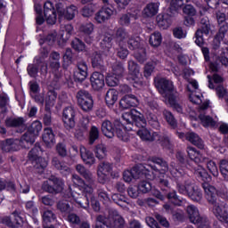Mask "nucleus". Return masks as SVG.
I'll list each match as a JSON object with an SVG mask.
<instances>
[{
	"mask_svg": "<svg viewBox=\"0 0 228 228\" xmlns=\"http://www.w3.org/2000/svg\"><path fill=\"white\" fill-rule=\"evenodd\" d=\"M38 67L42 69L41 65H38V63L36 64H28L27 67V72L30 77H37L38 76Z\"/></svg>",
	"mask_w": 228,
	"mask_h": 228,
	"instance_id": "59",
	"label": "nucleus"
},
{
	"mask_svg": "<svg viewBox=\"0 0 228 228\" xmlns=\"http://www.w3.org/2000/svg\"><path fill=\"white\" fill-rule=\"evenodd\" d=\"M122 118L126 124L128 126V130H133V127H139L137 130V135L141 137L144 142H154L156 141V136L158 133H151L149 129L145 128L147 126V121L140 111L133 110L130 112H126L123 114Z\"/></svg>",
	"mask_w": 228,
	"mask_h": 228,
	"instance_id": "3",
	"label": "nucleus"
},
{
	"mask_svg": "<svg viewBox=\"0 0 228 228\" xmlns=\"http://www.w3.org/2000/svg\"><path fill=\"white\" fill-rule=\"evenodd\" d=\"M163 116L167 120V124L171 126V127H177V120H175V118L174 117V114H172V112L168 110H164Z\"/></svg>",
	"mask_w": 228,
	"mask_h": 228,
	"instance_id": "54",
	"label": "nucleus"
},
{
	"mask_svg": "<svg viewBox=\"0 0 228 228\" xmlns=\"http://www.w3.org/2000/svg\"><path fill=\"white\" fill-rule=\"evenodd\" d=\"M220 172L224 181H228V161L227 160H222L220 162Z\"/></svg>",
	"mask_w": 228,
	"mask_h": 228,
	"instance_id": "63",
	"label": "nucleus"
},
{
	"mask_svg": "<svg viewBox=\"0 0 228 228\" xmlns=\"http://www.w3.org/2000/svg\"><path fill=\"white\" fill-rule=\"evenodd\" d=\"M157 22L159 28H162L163 29H167L171 24L170 19H168V14L159 15L157 17Z\"/></svg>",
	"mask_w": 228,
	"mask_h": 228,
	"instance_id": "46",
	"label": "nucleus"
},
{
	"mask_svg": "<svg viewBox=\"0 0 228 228\" xmlns=\"http://www.w3.org/2000/svg\"><path fill=\"white\" fill-rule=\"evenodd\" d=\"M63 33H61V38L62 42H67L70 38V35H72V31H74V27L70 24H67L64 26V29L61 30Z\"/></svg>",
	"mask_w": 228,
	"mask_h": 228,
	"instance_id": "49",
	"label": "nucleus"
},
{
	"mask_svg": "<svg viewBox=\"0 0 228 228\" xmlns=\"http://www.w3.org/2000/svg\"><path fill=\"white\" fill-rule=\"evenodd\" d=\"M114 216H110V220L107 223L109 228H124L126 227V220L121 216L117 215V211L112 210Z\"/></svg>",
	"mask_w": 228,
	"mask_h": 228,
	"instance_id": "22",
	"label": "nucleus"
},
{
	"mask_svg": "<svg viewBox=\"0 0 228 228\" xmlns=\"http://www.w3.org/2000/svg\"><path fill=\"white\" fill-rule=\"evenodd\" d=\"M80 13L85 19H90V17H93L94 13H95V5H94L93 4H88L87 5H85L80 10Z\"/></svg>",
	"mask_w": 228,
	"mask_h": 228,
	"instance_id": "40",
	"label": "nucleus"
},
{
	"mask_svg": "<svg viewBox=\"0 0 228 228\" xmlns=\"http://www.w3.org/2000/svg\"><path fill=\"white\" fill-rule=\"evenodd\" d=\"M42 190L46 193H60L63 190V182L60 178L52 176L43 183Z\"/></svg>",
	"mask_w": 228,
	"mask_h": 228,
	"instance_id": "9",
	"label": "nucleus"
},
{
	"mask_svg": "<svg viewBox=\"0 0 228 228\" xmlns=\"http://www.w3.org/2000/svg\"><path fill=\"white\" fill-rule=\"evenodd\" d=\"M91 85L94 90H102L104 88V75L99 72H94L90 77Z\"/></svg>",
	"mask_w": 228,
	"mask_h": 228,
	"instance_id": "23",
	"label": "nucleus"
},
{
	"mask_svg": "<svg viewBox=\"0 0 228 228\" xmlns=\"http://www.w3.org/2000/svg\"><path fill=\"white\" fill-rule=\"evenodd\" d=\"M151 161L152 163L159 167L163 174H165L166 172H168V163H167L165 159H163L162 158L152 157Z\"/></svg>",
	"mask_w": 228,
	"mask_h": 228,
	"instance_id": "44",
	"label": "nucleus"
},
{
	"mask_svg": "<svg viewBox=\"0 0 228 228\" xmlns=\"http://www.w3.org/2000/svg\"><path fill=\"white\" fill-rule=\"evenodd\" d=\"M44 16L47 24H56V10L51 1L44 4Z\"/></svg>",
	"mask_w": 228,
	"mask_h": 228,
	"instance_id": "14",
	"label": "nucleus"
},
{
	"mask_svg": "<svg viewBox=\"0 0 228 228\" xmlns=\"http://www.w3.org/2000/svg\"><path fill=\"white\" fill-rule=\"evenodd\" d=\"M128 48L131 51H136L138 49H142V39L140 37H134V36H130L128 37V40H126Z\"/></svg>",
	"mask_w": 228,
	"mask_h": 228,
	"instance_id": "32",
	"label": "nucleus"
},
{
	"mask_svg": "<svg viewBox=\"0 0 228 228\" xmlns=\"http://www.w3.org/2000/svg\"><path fill=\"white\" fill-rule=\"evenodd\" d=\"M187 154L190 159H191L193 163H196V165H199V163H202V158H205L204 156H202V154H200V152L197 151V149L191 146L187 147Z\"/></svg>",
	"mask_w": 228,
	"mask_h": 228,
	"instance_id": "31",
	"label": "nucleus"
},
{
	"mask_svg": "<svg viewBox=\"0 0 228 228\" xmlns=\"http://www.w3.org/2000/svg\"><path fill=\"white\" fill-rule=\"evenodd\" d=\"M201 163L207 164V168L214 175V177H218V167H216V163L215 161L210 160L208 157H203Z\"/></svg>",
	"mask_w": 228,
	"mask_h": 228,
	"instance_id": "35",
	"label": "nucleus"
},
{
	"mask_svg": "<svg viewBox=\"0 0 228 228\" xmlns=\"http://www.w3.org/2000/svg\"><path fill=\"white\" fill-rule=\"evenodd\" d=\"M88 77V65L85 61H80L77 64V69L74 71V79L78 83H83Z\"/></svg>",
	"mask_w": 228,
	"mask_h": 228,
	"instance_id": "13",
	"label": "nucleus"
},
{
	"mask_svg": "<svg viewBox=\"0 0 228 228\" xmlns=\"http://www.w3.org/2000/svg\"><path fill=\"white\" fill-rule=\"evenodd\" d=\"M216 93L219 99H224L226 104H228V93L224 86H217L216 87Z\"/></svg>",
	"mask_w": 228,
	"mask_h": 228,
	"instance_id": "58",
	"label": "nucleus"
},
{
	"mask_svg": "<svg viewBox=\"0 0 228 228\" xmlns=\"http://www.w3.org/2000/svg\"><path fill=\"white\" fill-rule=\"evenodd\" d=\"M203 189L208 202L213 206L215 216H216L218 221L222 222V224H228V206L225 202L216 199L217 195L222 197V199H227V191H216V188L209 183H203Z\"/></svg>",
	"mask_w": 228,
	"mask_h": 228,
	"instance_id": "1",
	"label": "nucleus"
},
{
	"mask_svg": "<svg viewBox=\"0 0 228 228\" xmlns=\"http://www.w3.org/2000/svg\"><path fill=\"white\" fill-rule=\"evenodd\" d=\"M130 37L129 32H127V30H126L124 28H118L114 35L116 43L118 45H123V44H126Z\"/></svg>",
	"mask_w": 228,
	"mask_h": 228,
	"instance_id": "26",
	"label": "nucleus"
},
{
	"mask_svg": "<svg viewBox=\"0 0 228 228\" xmlns=\"http://www.w3.org/2000/svg\"><path fill=\"white\" fill-rule=\"evenodd\" d=\"M76 15H77V7L76 5H69L66 11H64L62 17H65L68 20H72Z\"/></svg>",
	"mask_w": 228,
	"mask_h": 228,
	"instance_id": "47",
	"label": "nucleus"
},
{
	"mask_svg": "<svg viewBox=\"0 0 228 228\" xmlns=\"http://www.w3.org/2000/svg\"><path fill=\"white\" fill-rule=\"evenodd\" d=\"M159 10V3H150L144 7L142 15L144 17H154V15L158 14Z\"/></svg>",
	"mask_w": 228,
	"mask_h": 228,
	"instance_id": "30",
	"label": "nucleus"
},
{
	"mask_svg": "<svg viewBox=\"0 0 228 228\" xmlns=\"http://www.w3.org/2000/svg\"><path fill=\"white\" fill-rule=\"evenodd\" d=\"M35 138H37V135H34V134L28 130L20 140L21 142V147L23 149H29L35 143Z\"/></svg>",
	"mask_w": 228,
	"mask_h": 228,
	"instance_id": "29",
	"label": "nucleus"
},
{
	"mask_svg": "<svg viewBox=\"0 0 228 228\" xmlns=\"http://www.w3.org/2000/svg\"><path fill=\"white\" fill-rule=\"evenodd\" d=\"M111 42H113V37L110 34L105 33L101 42L102 49H104L105 51L109 52L110 49H111Z\"/></svg>",
	"mask_w": 228,
	"mask_h": 228,
	"instance_id": "41",
	"label": "nucleus"
},
{
	"mask_svg": "<svg viewBox=\"0 0 228 228\" xmlns=\"http://www.w3.org/2000/svg\"><path fill=\"white\" fill-rule=\"evenodd\" d=\"M25 123L23 118H9L5 120L7 127H24Z\"/></svg>",
	"mask_w": 228,
	"mask_h": 228,
	"instance_id": "37",
	"label": "nucleus"
},
{
	"mask_svg": "<svg viewBox=\"0 0 228 228\" xmlns=\"http://www.w3.org/2000/svg\"><path fill=\"white\" fill-rule=\"evenodd\" d=\"M209 108V101L203 102L199 108V118L203 127H210L213 129L216 127V121L213 119L209 115H206L207 109Z\"/></svg>",
	"mask_w": 228,
	"mask_h": 228,
	"instance_id": "8",
	"label": "nucleus"
},
{
	"mask_svg": "<svg viewBox=\"0 0 228 228\" xmlns=\"http://www.w3.org/2000/svg\"><path fill=\"white\" fill-rule=\"evenodd\" d=\"M112 200L120 208H126V204H127L126 197L122 194H113Z\"/></svg>",
	"mask_w": 228,
	"mask_h": 228,
	"instance_id": "60",
	"label": "nucleus"
},
{
	"mask_svg": "<svg viewBox=\"0 0 228 228\" xmlns=\"http://www.w3.org/2000/svg\"><path fill=\"white\" fill-rule=\"evenodd\" d=\"M114 127L116 128L115 134L121 142H129V134L126 131V129H129V125L124 126L120 120H115Z\"/></svg>",
	"mask_w": 228,
	"mask_h": 228,
	"instance_id": "16",
	"label": "nucleus"
},
{
	"mask_svg": "<svg viewBox=\"0 0 228 228\" xmlns=\"http://www.w3.org/2000/svg\"><path fill=\"white\" fill-rule=\"evenodd\" d=\"M188 218L191 224H199L204 217L200 216L199 208L195 205H189L186 208Z\"/></svg>",
	"mask_w": 228,
	"mask_h": 228,
	"instance_id": "19",
	"label": "nucleus"
},
{
	"mask_svg": "<svg viewBox=\"0 0 228 228\" xmlns=\"http://www.w3.org/2000/svg\"><path fill=\"white\" fill-rule=\"evenodd\" d=\"M2 222L8 227L17 228L22 225L23 220L22 217L19 216V212L14 211L12 216L2 218Z\"/></svg>",
	"mask_w": 228,
	"mask_h": 228,
	"instance_id": "17",
	"label": "nucleus"
},
{
	"mask_svg": "<svg viewBox=\"0 0 228 228\" xmlns=\"http://www.w3.org/2000/svg\"><path fill=\"white\" fill-rule=\"evenodd\" d=\"M155 85L164 99L170 101L174 97V84L172 81L167 78H159L155 81Z\"/></svg>",
	"mask_w": 228,
	"mask_h": 228,
	"instance_id": "7",
	"label": "nucleus"
},
{
	"mask_svg": "<svg viewBox=\"0 0 228 228\" xmlns=\"http://www.w3.org/2000/svg\"><path fill=\"white\" fill-rule=\"evenodd\" d=\"M78 106L86 113H88V111H92V110H94V98L87 100L86 102H78Z\"/></svg>",
	"mask_w": 228,
	"mask_h": 228,
	"instance_id": "61",
	"label": "nucleus"
},
{
	"mask_svg": "<svg viewBox=\"0 0 228 228\" xmlns=\"http://www.w3.org/2000/svg\"><path fill=\"white\" fill-rule=\"evenodd\" d=\"M71 45L75 51H78V52L85 51V49L86 48V45H85V43L81 41L79 38H75L71 42Z\"/></svg>",
	"mask_w": 228,
	"mask_h": 228,
	"instance_id": "62",
	"label": "nucleus"
},
{
	"mask_svg": "<svg viewBox=\"0 0 228 228\" xmlns=\"http://www.w3.org/2000/svg\"><path fill=\"white\" fill-rule=\"evenodd\" d=\"M22 147V142L19 139H7L2 146L4 152H12L19 151Z\"/></svg>",
	"mask_w": 228,
	"mask_h": 228,
	"instance_id": "21",
	"label": "nucleus"
},
{
	"mask_svg": "<svg viewBox=\"0 0 228 228\" xmlns=\"http://www.w3.org/2000/svg\"><path fill=\"white\" fill-rule=\"evenodd\" d=\"M28 131L32 134L38 136V134H40V131H42V123L40 121H34L28 127Z\"/></svg>",
	"mask_w": 228,
	"mask_h": 228,
	"instance_id": "53",
	"label": "nucleus"
},
{
	"mask_svg": "<svg viewBox=\"0 0 228 228\" xmlns=\"http://www.w3.org/2000/svg\"><path fill=\"white\" fill-rule=\"evenodd\" d=\"M106 83L108 86H117V85H118V77L113 73L109 74L106 77Z\"/></svg>",
	"mask_w": 228,
	"mask_h": 228,
	"instance_id": "64",
	"label": "nucleus"
},
{
	"mask_svg": "<svg viewBox=\"0 0 228 228\" xmlns=\"http://www.w3.org/2000/svg\"><path fill=\"white\" fill-rule=\"evenodd\" d=\"M132 174L134 175V179H143L144 177L148 178L149 177V172L151 170H159L156 166L152 165H143V164H139L135 167H134L132 169Z\"/></svg>",
	"mask_w": 228,
	"mask_h": 228,
	"instance_id": "11",
	"label": "nucleus"
},
{
	"mask_svg": "<svg viewBox=\"0 0 228 228\" xmlns=\"http://www.w3.org/2000/svg\"><path fill=\"white\" fill-rule=\"evenodd\" d=\"M140 104L138 98L134 94H126L119 102V106L123 110H129V108H134Z\"/></svg>",
	"mask_w": 228,
	"mask_h": 228,
	"instance_id": "18",
	"label": "nucleus"
},
{
	"mask_svg": "<svg viewBox=\"0 0 228 228\" xmlns=\"http://www.w3.org/2000/svg\"><path fill=\"white\" fill-rule=\"evenodd\" d=\"M94 153H95V157L98 159H104V158L108 156V149L104 144H98L95 147Z\"/></svg>",
	"mask_w": 228,
	"mask_h": 228,
	"instance_id": "43",
	"label": "nucleus"
},
{
	"mask_svg": "<svg viewBox=\"0 0 228 228\" xmlns=\"http://www.w3.org/2000/svg\"><path fill=\"white\" fill-rule=\"evenodd\" d=\"M194 168V174L199 177V179H201V181H204L205 183L211 181V176H209V174H208V171L202 166H196Z\"/></svg>",
	"mask_w": 228,
	"mask_h": 228,
	"instance_id": "34",
	"label": "nucleus"
},
{
	"mask_svg": "<svg viewBox=\"0 0 228 228\" xmlns=\"http://www.w3.org/2000/svg\"><path fill=\"white\" fill-rule=\"evenodd\" d=\"M56 93L50 91L47 93L46 98H45V111H51V109L53 106H54V103L56 102Z\"/></svg>",
	"mask_w": 228,
	"mask_h": 228,
	"instance_id": "39",
	"label": "nucleus"
},
{
	"mask_svg": "<svg viewBox=\"0 0 228 228\" xmlns=\"http://www.w3.org/2000/svg\"><path fill=\"white\" fill-rule=\"evenodd\" d=\"M170 167V174L176 179V188L179 193L188 195L194 202H200L202 200V191L199 186L195 185L188 176L183 175V173L175 167V162H171Z\"/></svg>",
	"mask_w": 228,
	"mask_h": 228,
	"instance_id": "2",
	"label": "nucleus"
},
{
	"mask_svg": "<svg viewBox=\"0 0 228 228\" xmlns=\"http://www.w3.org/2000/svg\"><path fill=\"white\" fill-rule=\"evenodd\" d=\"M76 109L73 106L66 107L62 112V120L65 129L70 131L76 127Z\"/></svg>",
	"mask_w": 228,
	"mask_h": 228,
	"instance_id": "10",
	"label": "nucleus"
},
{
	"mask_svg": "<svg viewBox=\"0 0 228 228\" xmlns=\"http://www.w3.org/2000/svg\"><path fill=\"white\" fill-rule=\"evenodd\" d=\"M76 170L86 180L94 177V174H92V172L90 170L86 169V167H85V166H83L81 164H78L76 166Z\"/></svg>",
	"mask_w": 228,
	"mask_h": 228,
	"instance_id": "45",
	"label": "nucleus"
},
{
	"mask_svg": "<svg viewBox=\"0 0 228 228\" xmlns=\"http://www.w3.org/2000/svg\"><path fill=\"white\" fill-rule=\"evenodd\" d=\"M197 31H200L201 35H209L211 31V23H209V19L208 17H204L200 20V28Z\"/></svg>",
	"mask_w": 228,
	"mask_h": 228,
	"instance_id": "38",
	"label": "nucleus"
},
{
	"mask_svg": "<svg viewBox=\"0 0 228 228\" xmlns=\"http://www.w3.org/2000/svg\"><path fill=\"white\" fill-rule=\"evenodd\" d=\"M49 51L51 48L43 46L39 50V56L35 57V61L41 66L40 72L43 76L47 74V62L45 60L49 56Z\"/></svg>",
	"mask_w": 228,
	"mask_h": 228,
	"instance_id": "12",
	"label": "nucleus"
},
{
	"mask_svg": "<svg viewBox=\"0 0 228 228\" xmlns=\"http://www.w3.org/2000/svg\"><path fill=\"white\" fill-rule=\"evenodd\" d=\"M92 67L96 69V70H101L102 72L106 71V66L104 65V60L102 59V55L98 53H93L91 56Z\"/></svg>",
	"mask_w": 228,
	"mask_h": 228,
	"instance_id": "20",
	"label": "nucleus"
},
{
	"mask_svg": "<svg viewBox=\"0 0 228 228\" xmlns=\"http://www.w3.org/2000/svg\"><path fill=\"white\" fill-rule=\"evenodd\" d=\"M80 156L84 163L88 167L95 165V157L94 156V153L85 148V146H80Z\"/></svg>",
	"mask_w": 228,
	"mask_h": 228,
	"instance_id": "24",
	"label": "nucleus"
},
{
	"mask_svg": "<svg viewBox=\"0 0 228 228\" xmlns=\"http://www.w3.org/2000/svg\"><path fill=\"white\" fill-rule=\"evenodd\" d=\"M185 136L187 142H190V143H192V145H195L198 149H204V141H202L199 134L194 132H188Z\"/></svg>",
	"mask_w": 228,
	"mask_h": 228,
	"instance_id": "27",
	"label": "nucleus"
},
{
	"mask_svg": "<svg viewBox=\"0 0 228 228\" xmlns=\"http://www.w3.org/2000/svg\"><path fill=\"white\" fill-rule=\"evenodd\" d=\"M40 151H42L40 144L36 143L34 148L28 152V159L33 162L37 159V158H40Z\"/></svg>",
	"mask_w": 228,
	"mask_h": 228,
	"instance_id": "57",
	"label": "nucleus"
},
{
	"mask_svg": "<svg viewBox=\"0 0 228 228\" xmlns=\"http://www.w3.org/2000/svg\"><path fill=\"white\" fill-rule=\"evenodd\" d=\"M52 166L57 170H60L61 174H63V175H69V174H70V167L61 162L58 157H53Z\"/></svg>",
	"mask_w": 228,
	"mask_h": 228,
	"instance_id": "28",
	"label": "nucleus"
},
{
	"mask_svg": "<svg viewBox=\"0 0 228 228\" xmlns=\"http://www.w3.org/2000/svg\"><path fill=\"white\" fill-rule=\"evenodd\" d=\"M43 141L48 147L54 145V133H53L52 128L47 127L44 129Z\"/></svg>",
	"mask_w": 228,
	"mask_h": 228,
	"instance_id": "36",
	"label": "nucleus"
},
{
	"mask_svg": "<svg viewBox=\"0 0 228 228\" xmlns=\"http://www.w3.org/2000/svg\"><path fill=\"white\" fill-rule=\"evenodd\" d=\"M127 81L134 85V86H142L143 85V76L140 72V66L134 61L130 60L127 62Z\"/></svg>",
	"mask_w": 228,
	"mask_h": 228,
	"instance_id": "6",
	"label": "nucleus"
},
{
	"mask_svg": "<svg viewBox=\"0 0 228 228\" xmlns=\"http://www.w3.org/2000/svg\"><path fill=\"white\" fill-rule=\"evenodd\" d=\"M115 13L110 7L103 6L100 11H98L94 15V20L97 24H104V22L110 20L111 19V15Z\"/></svg>",
	"mask_w": 228,
	"mask_h": 228,
	"instance_id": "15",
	"label": "nucleus"
},
{
	"mask_svg": "<svg viewBox=\"0 0 228 228\" xmlns=\"http://www.w3.org/2000/svg\"><path fill=\"white\" fill-rule=\"evenodd\" d=\"M94 29H95V25L92 22L84 23L79 27L80 33H84V35H92Z\"/></svg>",
	"mask_w": 228,
	"mask_h": 228,
	"instance_id": "50",
	"label": "nucleus"
},
{
	"mask_svg": "<svg viewBox=\"0 0 228 228\" xmlns=\"http://www.w3.org/2000/svg\"><path fill=\"white\" fill-rule=\"evenodd\" d=\"M115 123H111L110 120H104L102 123V132L107 138H113L115 136Z\"/></svg>",
	"mask_w": 228,
	"mask_h": 228,
	"instance_id": "25",
	"label": "nucleus"
},
{
	"mask_svg": "<svg viewBox=\"0 0 228 228\" xmlns=\"http://www.w3.org/2000/svg\"><path fill=\"white\" fill-rule=\"evenodd\" d=\"M77 103L92 100V94L88 91L80 90L77 94Z\"/></svg>",
	"mask_w": 228,
	"mask_h": 228,
	"instance_id": "55",
	"label": "nucleus"
},
{
	"mask_svg": "<svg viewBox=\"0 0 228 228\" xmlns=\"http://www.w3.org/2000/svg\"><path fill=\"white\" fill-rule=\"evenodd\" d=\"M86 183H84L81 189L83 190L84 193L86 194L85 198H78L79 194L76 192L70 191V195L72 198L73 202H76L80 208L84 209H88L90 206V200H94V191L97 188L95 183V176L91 178H87Z\"/></svg>",
	"mask_w": 228,
	"mask_h": 228,
	"instance_id": "4",
	"label": "nucleus"
},
{
	"mask_svg": "<svg viewBox=\"0 0 228 228\" xmlns=\"http://www.w3.org/2000/svg\"><path fill=\"white\" fill-rule=\"evenodd\" d=\"M166 2L169 4L173 13H177V10H179L181 6H184V0H166Z\"/></svg>",
	"mask_w": 228,
	"mask_h": 228,
	"instance_id": "48",
	"label": "nucleus"
},
{
	"mask_svg": "<svg viewBox=\"0 0 228 228\" xmlns=\"http://www.w3.org/2000/svg\"><path fill=\"white\" fill-rule=\"evenodd\" d=\"M110 175L113 178L118 177V172H113V164L110 162H101L97 167L98 182L106 184L110 181Z\"/></svg>",
	"mask_w": 228,
	"mask_h": 228,
	"instance_id": "5",
	"label": "nucleus"
},
{
	"mask_svg": "<svg viewBox=\"0 0 228 228\" xmlns=\"http://www.w3.org/2000/svg\"><path fill=\"white\" fill-rule=\"evenodd\" d=\"M118 101V92L115 89H110L105 95V102L109 107L113 106Z\"/></svg>",
	"mask_w": 228,
	"mask_h": 228,
	"instance_id": "33",
	"label": "nucleus"
},
{
	"mask_svg": "<svg viewBox=\"0 0 228 228\" xmlns=\"http://www.w3.org/2000/svg\"><path fill=\"white\" fill-rule=\"evenodd\" d=\"M156 140L160 142V144L162 145V147H165V149H170L172 147V144L170 143V137L167 134L162 135H159V134H158V136H156Z\"/></svg>",
	"mask_w": 228,
	"mask_h": 228,
	"instance_id": "51",
	"label": "nucleus"
},
{
	"mask_svg": "<svg viewBox=\"0 0 228 228\" xmlns=\"http://www.w3.org/2000/svg\"><path fill=\"white\" fill-rule=\"evenodd\" d=\"M150 45L152 47H159L161 45V42H163V37H161V33L155 32L151 35L150 39Z\"/></svg>",
	"mask_w": 228,
	"mask_h": 228,
	"instance_id": "42",
	"label": "nucleus"
},
{
	"mask_svg": "<svg viewBox=\"0 0 228 228\" xmlns=\"http://www.w3.org/2000/svg\"><path fill=\"white\" fill-rule=\"evenodd\" d=\"M147 120L151 127H153V129H159L160 125L159 121L158 120V117L152 114V112L147 114Z\"/></svg>",
	"mask_w": 228,
	"mask_h": 228,
	"instance_id": "52",
	"label": "nucleus"
},
{
	"mask_svg": "<svg viewBox=\"0 0 228 228\" xmlns=\"http://www.w3.org/2000/svg\"><path fill=\"white\" fill-rule=\"evenodd\" d=\"M99 128L97 126H92L89 132V143L90 145H94L95 141L99 140Z\"/></svg>",
	"mask_w": 228,
	"mask_h": 228,
	"instance_id": "56",
	"label": "nucleus"
}]
</instances>
